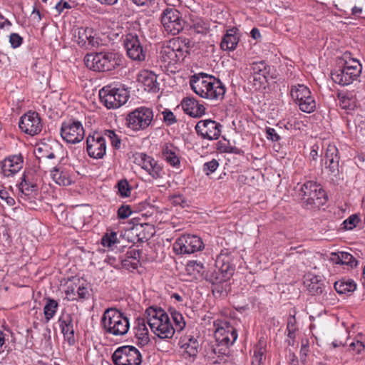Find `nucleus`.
Here are the masks:
<instances>
[{"instance_id":"1","label":"nucleus","mask_w":365,"mask_h":365,"mask_svg":"<svg viewBox=\"0 0 365 365\" xmlns=\"http://www.w3.org/2000/svg\"><path fill=\"white\" fill-rule=\"evenodd\" d=\"M190 85L197 95L209 100H222L226 91L225 85L220 79L205 73L193 75Z\"/></svg>"},{"instance_id":"2","label":"nucleus","mask_w":365,"mask_h":365,"mask_svg":"<svg viewBox=\"0 0 365 365\" xmlns=\"http://www.w3.org/2000/svg\"><path fill=\"white\" fill-rule=\"evenodd\" d=\"M147 323L151 331L160 339H171L175 331L168 314L161 308L150 307L145 311Z\"/></svg>"},{"instance_id":"3","label":"nucleus","mask_w":365,"mask_h":365,"mask_svg":"<svg viewBox=\"0 0 365 365\" xmlns=\"http://www.w3.org/2000/svg\"><path fill=\"white\" fill-rule=\"evenodd\" d=\"M101 324L106 334L122 336L129 330L128 318L117 309H107L101 318Z\"/></svg>"},{"instance_id":"4","label":"nucleus","mask_w":365,"mask_h":365,"mask_svg":"<svg viewBox=\"0 0 365 365\" xmlns=\"http://www.w3.org/2000/svg\"><path fill=\"white\" fill-rule=\"evenodd\" d=\"M86 66L95 71H110L119 66L123 61L120 54L112 51H102L87 54L84 58Z\"/></svg>"},{"instance_id":"5","label":"nucleus","mask_w":365,"mask_h":365,"mask_svg":"<svg viewBox=\"0 0 365 365\" xmlns=\"http://www.w3.org/2000/svg\"><path fill=\"white\" fill-rule=\"evenodd\" d=\"M153 116V111L151 108L140 106L127 115L125 125L133 131L144 130L151 124Z\"/></svg>"},{"instance_id":"6","label":"nucleus","mask_w":365,"mask_h":365,"mask_svg":"<svg viewBox=\"0 0 365 365\" xmlns=\"http://www.w3.org/2000/svg\"><path fill=\"white\" fill-rule=\"evenodd\" d=\"M18 201L24 206L34 209L38 195L37 184L24 174L18 184Z\"/></svg>"},{"instance_id":"7","label":"nucleus","mask_w":365,"mask_h":365,"mask_svg":"<svg viewBox=\"0 0 365 365\" xmlns=\"http://www.w3.org/2000/svg\"><path fill=\"white\" fill-rule=\"evenodd\" d=\"M361 72V65L359 61L353 59L350 61H346L343 68L335 71H332L331 79L341 86H347L353 83L354 81L360 76Z\"/></svg>"},{"instance_id":"8","label":"nucleus","mask_w":365,"mask_h":365,"mask_svg":"<svg viewBox=\"0 0 365 365\" xmlns=\"http://www.w3.org/2000/svg\"><path fill=\"white\" fill-rule=\"evenodd\" d=\"M290 95L302 112L311 113L315 110L316 101L307 86L304 84L292 86Z\"/></svg>"},{"instance_id":"9","label":"nucleus","mask_w":365,"mask_h":365,"mask_svg":"<svg viewBox=\"0 0 365 365\" xmlns=\"http://www.w3.org/2000/svg\"><path fill=\"white\" fill-rule=\"evenodd\" d=\"M161 23L165 31L172 35H177L182 31L185 21L178 10L167 7L161 14Z\"/></svg>"},{"instance_id":"10","label":"nucleus","mask_w":365,"mask_h":365,"mask_svg":"<svg viewBox=\"0 0 365 365\" xmlns=\"http://www.w3.org/2000/svg\"><path fill=\"white\" fill-rule=\"evenodd\" d=\"M144 40L136 34L128 33L123 38V43L128 56L135 61H143L146 58L147 49Z\"/></svg>"},{"instance_id":"11","label":"nucleus","mask_w":365,"mask_h":365,"mask_svg":"<svg viewBox=\"0 0 365 365\" xmlns=\"http://www.w3.org/2000/svg\"><path fill=\"white\" fill-rule=\"evenodd\" d=\"M112 359L114 365H140L142 355L137 348L127 345L118 347L113 354Z\"/></svg>"},{"instance_id":"12","label":"nucleus","mask_w":365,"mask_h":365,"mask_svg":"<svg viewBox=\"0 0 365 365\" xmlns=\"http://www.w3.org/2000/svg\"><path fill=\"white\" fill-rule=\"evenodd\" d=\"M205 245L202 239L194 235H183L173 244V250L177 255L192 254L202 250Z\"/></svg>"},{"instance_id":"13","label":"nucleus","mask_w":365,"mask_h":365,"mask_svg":"<svg viewBox=\"0 0 365 365\" xmlns=\"http://www.w3.org/2000/svg\"><path fill=\"white\" fill-rule=\"evenodd\" d=\"M61 135L67 143L74 144L83 139L85 131L80 121L69 120L62 123Z\"/></svg>"},{"instance_id":"14","label":"nucleus","mask_w":365,"mask_h":365,"mask_svg":"<svg viewBox=\"0 0 365 365\" xmlns=\"http://www.w3.org/2000/svg\"><path fill=\"white\" fill-rule=\"evenodd\" d=\"M19 127L21 130L28 135H35L42 130L41 118L38 113L29 111L23 115L19 120Z\"/></svg>"},{"instance_id":"15","label":"nucleus","mask_w":365,"mask_h":365,"mask_svg":"<svg viewBox=\"0 0 365 365\" xmlns=\"http://www.w3.org/2000/svg\"><path fill=\"white\" fill-rule=\"evenodd\" d=\"M86 150L88 155L94 159H101L106 152V141L99 133L89 135L86 139Z\"/></svg>"},{"instance_id":"16","label":"nucleus","mask_w":365,"mask_h":365,"mask_svg":"<svg viewBox=\"0 0 365 365\" xmlns=\"http://www.w3.org/2000/svg\"><path fill=\"white\" fill-rule=\"evenodd\" d=\"M220 123L211 119L200 120L195 125L197 133L204 139L217 140L221 135Z\"/></svg>"},{"instance_id":"17","label":"nucleus","mask_w":365,"mask_h":365,"mask_svg":"<svg viewBox=\"0 0 365 365\" xmlns=\"http://www.w3.org/2000/svg\"><path fill=\"white\" fill-rule=\"evenodd\" d=\"M135 163L146 170L154 179L162 178L164 172L163 167L151 156L145 153H137L135 157Z\"/></svg>"},{"instance_id":"18","label":"nucleus","mask_w":365,"mask_h":365,"mask_svg":"<svg viewBox=\"0 0 365 365\" xmlns=\"http://www.w3.org/2000/svg\"><path fill=\"white\" fill-rule=\"evenodd\" d=\"M216 327L215 337L216 341L222 344H233L237 338L236 329L226 322L215 323Z\"/></svg>"},{"instance_id":"19","label":"nucleus","mask_w":365,"mask_h":365,"mask_svg":"<svg viewBox=\"0 0 365 365\" xmlns=\"http://www.w3.org/2000/svg\"><path fill=\"white\" fill-rule=\"evenodd\" d=\"M170 49L173 51L178 62L182 61L189 55L191 41L189 38L176 37L168 41Z\"/></svg>"},{"instance_id":"20","label":"nucleus","mask_w":365,"mask_h":365,"mask_svg":"<svg viewBox=\"0 0 365 365\" xmlns=\"http://www.w3.org/2000/svg\"><path fill=\"white\" fill-rule=\"evenodd\" d=\"M24 165L23 157L21 154L9 156L1 162V173L9 178L19 172Z\"/></svg>"},{"instance_id":"21","label":"nucleus","mask_w":365,"mask_h":365,"mask_svg":"<svg viewBox=\"0 0 365 365\" xmlns=\"http://www.w3.org/2000/svg\"><path fill=\"white\" fill-rule=\"evenodd\" d=\"M339 150L334 144H329L326 148L324 160L325 168L331 175L337 176L339 173Z\"/></svg>"},{"instance_id":"22","label":"nucleus","mask_w":365,"mask_h":365,"mask_svg":"<svg viewBox=\"0 0 365 365\" xmlns=\"http://www.w3.org/2000/svg\"><path fill=\"white\" fill-rule=\"evenodd\" d=\"M59 326L65 339L69 345H73L76 342L73 321L71 314H62L58 319Z\"/></svg>"},{"instance_id":"23","label":"nucleus","mask_w":365,"mask_h":365,"mask_svg":"<svg viewBox=\"0 0 365 365\" xmlns=\"http://www.w3.org/2000/svg\"><path fill=\"white\" fill-rule=\"evenodd\" d=\"M185 113L193 118H200L205 113V107L195 98H185L181 103Z\"/></svg>"},{"instance_id":"24","label":"nucleus","mask_w":365,"mask_h":365,"mask_svg":"<svg viewBox=\"0 0 365 365\" xmlns=\"http://www.w3.org/2000/svg\"><path fill=\"white\" fill-rule=\"evenodd\" d=\"M93 34L94 31L91 28H78L77 29V33L75 35L76 41L79 46L88 49L98 43L97 41L94 38Z\"/></svg>"},{"instance_id":"25","label":"nucleus","mask_w":365,"mask_h":365,"mask_svg":"<svg viewBox=\"0 0 365 365\" xmlns=\"http://www.w3.org/2000/svg\"><path fill=\"white\" fill-rule=\"evenodd\" d=\"M327 202V193L319 185L317 189L314 190L312 195L305 197V207L308 209L313 207H320Z\"/></svg>"},{"instance_id":"26","label":"nucleus","mask_w":365,"mask_h":365,"mask_svg":"<svg viewBox=\"0 0 365 365\" xmlns=\"http://www.w3.org/2000/svg\"><path fill=\"white\" fill-rule=\"evenodd\" d=\"M251 73L255 81L262 82L264 80L268 81L269 78L270 68L264 61L254 62L251 65Z\"/></svg>"},{"instance_id":"27","label":"nucleus","mask_w":365,"mask_h":365,"mask_svg":"<svg viewBox=\"0 0 365 365\" xmlns=\"http://www.w3.org/2000/svg\"><path fill=\"white\" fill-rule=\"evenodd\" d=\"M216 269H217L227 279L232 275L235 266L230 262L229 255L221 253L217 257Z\"/></svg>"},{"instance_id":"28","label":"nucleus","mask_w":365,"mask_h":365,"mask_svg":"<svg viewBox=\"0 0 365 365\" xmlns=\"http://www.w3.org/2000/svg\"><path fill=\"white\" fill-rule=\"evenodd\" d=\"M237 29L233 28L227 31L226 34L223 36L220 43V48L223 51H234L239 43L240 37L238 36Z\"/></svg>"},{"instance_id":"29","label":"nucleus","mask_w":365,"mask_h":365,"mask_svg":"<svg viewBox=\"0 0 365 365\" xmlns=\"http://www.w3.org/2000/svg\"><path fill=\"white\" fill-rule=\"evenodd\" d=\"M99 98L103 106L108 109L118 108V101H115L114 88L107 86L99 91Z\"/></svg>"},{"instance_id":"30","label":"nucleus","mask_w":365,"mask_h":365,"mask_svg":"<svg viewBox=\"0 0 365 365\" xmlns=\"http://www.w3.org/2000/svg\"><path fill=\"white\" fill-rule=\"evenodd\" d=\"M138 81L143 83L145 90L149 92L157 93L159 91V83L157 82V76L153 72H142L138 77Z\"/></svg>"},{"instance_id":"31","label":"nucleus","mask_w":365,"mask_h":365,"mask_svg":"<svg viewBox=\"0 0 365 365\" xmlns=\"http://www.w3.org/2000/svg\"><path fill=\"white\" fill-rule=\"evenodd\" d=\"M135 337L138 340V344L144 346L150 341L148 329L146 327L145 319L138 318L136 320Z\"/></svg>"},{"instance_id":"32","label":"nucleus","mask_w":365,"mask_h":365,"mask_svg":"<svg viewBox=\"0 0 365 365\" xmlns=\"http://www.w3.org/2000/svg\"><path fill=\"white\" fill-rule=\"evenodd\" d=\"M178 149L172 144L165 145L163 148L162 155L164 160L173 167L179 166L180 160Z\"/></svg>"},{"instance_id":"33","label":"nucleus","mask_w":365,"mask_h":365,"mask_svg":"<svg viewBox=\"0 0 365 365\" xmlns=\"http://www.w3.org/2000/svg\"><path fill=\"white\" fill-rule=\"evenodd\" d=\"M180 344L190 356H195L198 353L200 344L194 336H185L180 341Z\"/></svg>"},{"instance_id":"34","label":"nucleus","mask_w":365,"mask_h":365,"mask_svg":"<svg viewBox=\"0 0 365 365\" xmlns=\"http://www.w3.org/2000/svg\"><path fill=\"white\" fill-rule=\"evenodd\" d=\"M331 260L336 264H346L351 267H354L357 265V261L356 259L351 254L346 252L332 253Z\"/></svg>"},{"instance_id":"35","label":"nucleus","mask_w":365,"mask_h":365,"mask_svg":"<svg viewBox=\"0 0 365 365\" xmlns=\"http://www.w3.org/2000/svg\"><path fill=\"white\" fill-rule=\"evenodd\" d=\"M334 289L339 294L353 292L356 289V284L351 279H341L334 283Z\"/></svg>"},{"instance_id":"36","label":"nucleus","mask_w":365,"mask_h":365,"mask_svg":"<svg viewBox=\"0 0 365 365\" xmlns=\"http://www.w3.org/2000/svg\"><path fill=\"white\" fill-rule=\"evenodd\" d=\"M304 284L312 295L321 294L324 289L323 282H322L317 276H313L309 279H307Z\"/></svg>"},{"instance_id":"37","label":"nucleus","mask_w":365,"mask_h":365,"mask_svg":"<svg viewBox=\"0 0 365 365\" xmlns=\"http://www.w3.org/2000/svg\"><path fill=\"white\" fill-rule=\"evenodd\" d=\"M339 105L343 109H354L356 104V100L351 92H340L338 94Z\"/></svg>"},{"instance_id":"38","label":"nucleus","mask_w":365,"mask_h":365,"mask_svg":"<svg viewBox=\"0 0 365 365\" xmlns=\"http://www.w3.org/2000/svg\"><path fill=\"white\" fill-rule=\"evenodd\" d=\"M160 58L162 61L168 65H174L178 62L173 51L170 49L168 41L164 43L160 48Z\"/></svg>"},{"instance_id":"39","label":"nucleus","mask_w":365,"mask_h":365,"mask_svg":"<svg viewBox=\"0 0 365 365\" xmlns=\"http://www.w3.org/2000/svg\"><path fill=\"white\" fill-rule=\"evenodd\" d=\"M51 175L54 182L59 185L67 186L71 183V180L68 173L60 170L58 168H54L51 171Z\"/></svg>"},{"instance_id":"40","label":"nucleus","mask_w":365,"mask_h":365,"mask_svg":"<svg viewBox=\"0 0 365 365\" xmlns=\"http://www.w3.org/2000/svg\"><path fill=\"white\" fill-rule=\"evenodd\" d=\"M319 185L313 181H307L300 187L299 191V196L305 205V197H309L312 195L314 189H317Z\"/></svg>"},{"instance_id":"41","label":"nucleus","mask_w":365,"mask_h":365,"mask_svg":"<svg viewBox=\"0 0 365 365\" xmlns=\"http://www.w3.org/2000/svg\"><path fill=\"white\" fill-rule=\"evenodd\" d=\"M58 302L53 299H48L43 308L46 322H49L56 314L58 309Z\"/></svg>"},{"instance_id":"42","label":"nucleus","mask_w":365,"mask_h":365,"mask_svg":"<svg viewBox=\"0 0 365 365\" xmlns=\"http://www.w3.org/2000/svg\"><path fill=\"white\" fill-rule=\"evenodd\" d=\"M264 342L260 339L259 345L257 346L256 349L254 350L252 364L261 365L264 360Z\"/></svg>"},{"instance_id":"43","label":"nucleus","mask_w":365,"mask_h":365,"mask_svg":"<svg viewBox=\"0 0 365 365\" xmlns=\"http://www.w3.org/2000/svg\"><path fill=\"white\" fill-rule=\"evenodd\" d=\"M204 279L212 284H217L227 280V279L225 278V277L217 269L212 272L207 271Z\"/></svg>"},{"instance_id":"44","label":"nucleus","mask_w":365,"mask_h":365,"mask_svg":"<svg viewBox=\"0 0 365 365\" xmlns=\"http://www.w3.org/2000/svg\"><path fill=\"white\" fill-rule=\"evenodd\" d=\"M187 271L191 274L192 272H197L202 278L205 277L207 271L204 264L201 262L192 260L190 261L187 264Z\"/></svg>"},{"instance_id":"45","label":"nucleus","mask_w":365,"mask_h":365,"mask_svg":"<svg viewBox=\"0 0 365 365\" xmlns=\"http://www.w3.org/2000/svg\"><path fill=\"white\" fill-rule=\"evenodd\" d=\"M104 138H108L110 142L111 145L115 149H120L121 146V138L120 135H118L115 131L113 130H106L103 132Z\"/></svg>"},{"instance_id":"46","label":"nucleus","mask_w":365,"mask_h":365,"mask_svg":"<svg viewBox=\"0 0 365 365\" xmlns=\"http://www.w3.org/2000/svg\"><path fill=\"white\" fill-rule=\"evenodd\" d=\"M170 314L172 317V319L175 324V329L180 331H182L184 327H185V322L184 320V318L181 313L178 312L173 308H170L169 309Z\"/></svg>"},{"instance_id":"47","label":"nucleus","mask_w":365,"mask_h":365,"mask_svg":"<svg viewBox=\"0 0 365 365\" xmlns=\"http://www.w3.org/2000/svg\"><path fill=\"white\" fill-rule=\"evenodd\" d=\"M115 94V101H118V108L125 104L129 98L128 92L125 89L113 88Z\"/></svg>"},{"instance_id":"48","label":"nucleus","mask_w":365,"mask_h":365,"mask_svg":"<svg viewBox=\"0 0 365 365\" xmlns=\"http://www.w3.org/2000/svg\"><path fill=\"white\" fill-rule=\"evenodd\" d=\"M118 242L119 241L117 237V233L115 232L105 234L101 239V244L103 247H111Z\"/></svg>"},{"instance_id":"49","label":"nucleus","mask_w":365,"mask_h":365,"mask_svg":"<svg viewBox=\"0 0 365 365\" xmlns=\"http://www.w3.org/2000/svg\"><path fill=\"white\" fill-rule=\"evenodd\" d=\"M359 221L360 219L357 215H351L343 222V228L346 230H351L357 226Z\"/></svg>"},{"instance_id":"50","label":"nucleus","mask_w":365,"mask_h":365,"mask_svg":"<svg viewBox=\"0 0 365 365\" xmlns=\"http://www.w3.org/2000/svg\"><path fill=\"white\" fill-rule=\"evenodd\" d=\"M170 202L175 206H180L182 208L188 207V202L185 197L180 194L173 195L169 197Z\"/></svg>"},{"instance_id":"51","label":"nucleus","mask_w":365,"mask_h":365,"mask_svg":"<svg viewBox=\"0 0 365 365\" xmlns=\"http://www.w3.org/2000/svg\"><path fill=\"white\" fill-rule=\"evenodd\" d=\"M118 189L120 195L123 197H126L130 196V187L129 185L128 182L126 180H122L118 182Z\"/></svg>"},{"instance_id":"52","label":"nucleus","mask_w":365,"mask_h":365,"mask_svg":"<svg viewBox=\"0 0 365 365\" xmlns=\"http://www.w3.org/2000/svg\"><path fill=\"white\" fill-rule=\"evenodd\" d=\"M219 166V163L217 160L212 159V160L205 163L203 165L202 170L207 175L214 173Z\"/></svg>"},{"instance_id":"53","label":"nucleus","mask_w":365,"mask_h":365,"mask_svg":"<svg viewBox=\"0 0 365 365\" xmlns=\"http://www.w3.org/2000/svg\"><path fill=\"white\" fill-rule=\"evenodd\" d=\"M162 115L163 116V122L167 125H173L177 122V119L174 113L169 109H165L162 112Z\"/></svg>"},{"instance_id":"54","label":"nucleus","mask_w":365,"mask_h":365,"mask_svg":"<svg viewBox=\"0 0 365 365\" xmlns=\"http://www.w3.org/2000/svg\"><path fill=\"white\" fill-rule=\"evenodd\" d=\"M132 214L131 207L128 205H122L118 210V217L125 220Z\"/></svg>"},{"instance_id":"55","label":"nucleus","mask_w":365,"mask_h":365,"mask_svg":"<svg viewBox=\"0 0 365 365\" xmlns=\"http://www.w3.org/2000/svg\"><path fill=\"white\" fill-rule=\"evenodd\" d=\"M9 43L14 48L19 47L23 43V38L16 33H12L9 36Z\"/></svg>"},{"instance_id":"56","label":"nucleus","mask_w":365,"mask_h":365,"mask_svg":"<svg viewBox=\"0 0 365 365\" xmlns=\"http://www.w3.org/2000/svg\"><path fill=\"white\" fill-rule=\"evenodd\" d=\"M141 251L140 250L130 247L126 252L125 258L128 259H133V261L139 260Z\"/></svg>"},{"instance_id":"57","label":"nucleus","mask_w":365,"mask_h":365,"mask_svg":"<svg viewBox=\"0 0 365 365\" xmlns=\"http://www.w3.org/2000/svg\"><path fill=\"white\" fill-rule=\"evenodd\" d=\"M0 198L10 207L15 205V200L9 196V192L4 189L0 190Z\"/></svg>"},{"instance_id":"58","label":"nucleus","mask_w":365,"mask_h":365,"mask_svg":"<svg viewBox=\"0 0 365 365\" xmlns=\"http://www.w3.org/2000/svg\"><path fill=\"white\" fill-rule=\"evenodd\" d=\"M121 264L123 267L128 269H136L140 264V260L132 262L130 259H121Z\"/></svg>"},{"instance_id":"59","label":"nucleus","mask_w":365,"mask_h":365,"mask_svg":"<svg viewBox=\"0 0 365 365\" xmlns=\"http://www.w3.org/2000/svg\"><path fill=\"white\" fill-rule=\"evenodd\" d=\"M267 138L273 142H277L280 140V136L277 134L276 130L272 128H267L266 129Z\"/></svg>"},{"instance_id":"60","label":"nucleus","mask_w":365,"mask_h":365,"mask_svg":"<svg viewBox=\"0 0 365 365\" xmlns=\"http://www.w3.org/2000/svg\"><path fill=\"white\" fill-rule=\"evenodd\" d=\"M349 347L355 351L356 354H361L362 351L365 349V345L363 342L357 340L356 341H353L350 344Z\"/></svg>"},{"instance_id":"61","label":"nucleus","mask_w":365,"mask_h":365,"mask_svg":"<svg viewBox=\"0 0 365 365\" xmlns=\"http://www.w3.org/2000/svg\"><path fill=\"white\" fill-rule=\"evenodd\" d=\"M309 342L307 340L305 341H302L301 349H300V356L301 360L304 361L306 360V357L309 353Z\"/></svg>"},{"instance_id":"62","label":"nucleus","mask_w":365,"mask_h":365,"mask_svg":"<svg viewBox=\"0 0 365 365\" xmlns=\"http://www.w3.org/2000/svg\"><path fill=\"white\" fill-rule=\"evenodd\" d=\"M297 320L294 315H289L287 319V329L297 330Z\"/></svg>"},{"instance_id":"63","label":"nucleus","mask_w":365,"mask_h":365,"mask_svg":"<svg viewBox=\"0 0 365 365\" xmlns=\"http://www.w3.org/2000/svg\"><path fill=\"white\" fill-rule=\"evenodd\" d=\"M78 297L81 299H84L88 297V289L83 286H80L77 289Z\"/></svg>"},{"instance_id":"64","label":"nucleus","mask_w":365,"mask_h":365,"mask_svg":"<svg viewBox=\"0 0 365 365\" xmlns=\"http://www.w3.org/2000/svg\"><path fill=\"white\" fill-rule=\"evenodd\" d=\"M68 8H71L69 4L66 1L63 2L62 1H58L55 6V9L57 10L58 14L62 13L64 9Z\"/></svg>"}]
</instances>
